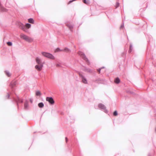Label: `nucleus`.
<instances>
[{
  "mask_svg": "<svg viewBox=\"0 0 156 156\" xmlns=\"http://www.w3.org/2000/svg\"><path fill=\"white\" fill-rule=\"evenodd\" d=\"M20 37L21 38L28 42H31L33 41V38L23 34H21Z\"/></svg>",
  "mask_w": 156,
  "mask_h": 156,
  "instance_id": "f257e3e1",
  "label": "nucleus"
},
{
  "mask_svg": "<svg viewBox=\"0 0 156 156\" xmlns=\"http://www.w3.org/2000/svg\"><path fill=\"white\" fill-rule=\"evenodd\" d=\"M42 54L43 56L47 58L52 59H54L55 58V57L53 55L49 53L45 52H42Z\"/></svg>",
  "mask_w": 156,
  "mask_h": 156,
  "instance_id": "f03ea898",
  "label": "nucleus"
},
{
  "mask_svg": "<svg viewBox=\"0 0 156 156\" xmlns=\"http://www.w3.org/2000/svg\"><path fill=\"white\" fill-rule=\"evenodd\" d=\"M98 107L101 110H103L106 113L108 112V111L106 109V107L103 104L101 103L99 104L98 105Z\"/></svg>",
  "mask_w": 156,
  "mask_h": 156,
  "instance_id": "7ed1b4c3",
  "label": "nucleus"
},
{
  "mask_svg": "<svg viewBox=\"0 0 156 156\" xmlns=\"http://www.w3.org/2000/svg\"><path fill=\"white\" fill-rule=\"evenodd\" d=\"M79 75L81 78L82 82L84 84H87V81L85 77L81 73H79Z\"/></svg>",
  "mask_w": 156,
  "mask_h": 156,
  "instance_id": "20e7f679",
  "label": "nucleus"
},
{
  "mask_svg": "<svg viewBox=\"0 0 156 156\" xmlns=\"http://www.w3.org/2000/svg\"><path fill=\"white\" fill-rule=\"evenodd\" d=\"M78 54L84 60L87 62H89V61L83 53L81 51H79L78 52Z\"/></svg>",
  "mask_w": 156,
  "mask_h": 156,
  "instance_id": "39448f33",
  "label": "nucleus"
},
{
  "mask_svg": "<svg viewBox=\"0 0 156 156\" xmlns=\"http://www.w3.org/2000/svg\"><path fill=\"white\" fill-rule=\"evenodd\" d=\"M46 101H48L51 105H53L55 103V101L51 97H47L46 98Z\"/></svg>",
  "mask_w": 156,
  "mask_h": 156,
  "instance_id": "423d86ee",
  "label": "nucleus"
},
{
  "mask_svg": "<svg viewBox=\"0 0 156 156\" xmlns=\"http://www.w3.org/2000/svg\"><path fill=\"white\" fill-rule=\"evenodd\" d=\"M39 65H36L35 66V68L38 71H41L42 69L43 66V64H38Z\"/></svg>",
  "mask_w": 156,
  "mask_h": 156,
  "instance_id": "0eeeda50",
  "label": "nucleus"
},
{
  "mask_svg": "<svg viewBox=\"0 0 156 156\" xmlns=\"http://www.w3.org/2000/svg\"><path fill=\"white\" fill-rule=\"evenodd\" d=\"M17 103V105L18 106V103H23V100L22 99L20 98H19L17 97V99L14 100Z\"/></svg>",
  "mask_w": 156,
  "mask_h": 156,
  "instance_id": "6e6552de",
  "label": "nucleus"
},
{
  "mask_svg": "<svg viewBox=\"0 0 156 156\" xmlns=\"http://www.w3.org/2000/svg\"><path fill=\"white\" fill-rule=\"evenodd\" d=\"M36 62L38 64H43V63H41V59L38 57H37L36 58Z\"/></svg>",
  "mask_w": 156,
  "mask_h": 156,
  "instance_id": "1a4fd4ad",
  "label": "nucleus"
},
{
  "mask_svg": "<svg viewBox=\"0 0 156 156\" xmlns=\"http://www.w3.org/2000/svg\"><path fill=\"white\" fill-rule=\"evenodd\" d=\"M17 84L16 80H13L10 83V86L12 87H13Z\"/></svg>",
  "mask_w": 156,
  "mask_h": 156,
  "instance_id": "9d476101",
  "label": "nucleus"
},
{
  "mask_svg": "<svg viewBox=\"0 0 156 156\" xmlns=\"http://www.w3.org/2000/svg\"><path fill=\"white\" fill-rule=\"evenodd\" d=\"M21 28L24 32H27L28 31V30L27 28V27L24 25H22Z\"/></svg>",
  "mask_w": 156,
  "mask_h": 156,
  "instance_id": "9b49d317",
  "label": "nucleus"
},
{
  "mask_svg": "<svg viewBox=\"0 0 156 156\" xmlns=\"http://www.w3.org/2000/svg\"><path fill=\"white\" fill-rule=\"evenodd\" d=\"M28 107V104L27 101L25 102L24 104V108L25 109H27Z\"/></svg>",
  "mask_w": 156,
  "mask_h": 156,
  "instance_id": "f8f14e48",
  "label": "nucleus"
},
{
  "mask_svg": "<svg viewBox=\"0 0 156 156\" xmlns=\"http://www.w3.org/2000/svg\"><path fill=\"white\" fill-rule=\"evenodd\" d=\"M114 82L115 83L118 84L120 82V80L119 78L117 77L115 79Z\"/></svg>",
  "mask_w": 156,
  "mask_h": 156,
  "instance_id": "ddd939ff",
  "label": "nucleus"
},
{
  "mask_svg": "<svg viewBox=\"0 0 156 156\" xmlns=\"http://www.w3.org/2000/svg\"><path fill=\"white\" fill-rule=\"evenodd\" d=\"M28 22L34 24V21L33 18H30L28 19Z\"/></svg>",
  "mask_w": 156,
  "mask_h": 156,
  "instance_id": "4468645a",
  "label": "nucleus"
},
{
  "mask_svg": "<svg viewBox=\"0 0 156 156\" xmlns=\"http://www.w3.org/2000/svg\"><path fill=\"white\" fill-rule=\"evenodd\" d=\"M67 27L69 28V29L71 30L73 28V25L69 24H66Z\"/></svg>",
  "mask_w": 156,
  "mask_h": 156,
  "instance_id": "2eb2a0df",
  "label": "nucleus"
},
{
  "mask_svg": "<svg viewBox=\"0 0 156 156\" xmlns=\"http://www.w3.org/2000/svg\"><path fill=\"white\" fill-rule=\"evenodd\" d=\"M38 106L40 108H43L44 106V104L42 102H41L38 104Z\"/></svg>",
  "mask_w": 156,
  "mask_h": 156,
  "instance_id": "dca6fc26",
  "label": "nucleus"
},
{
  "mask_svg": "<svg viewBox=\"0 0 156 156\" xmlns=\"http://www.w3.org/2000/svg\"><path fill=\"white\" fill-rule=\"evenodd\" d=\"M36 95L37 96H40L41 95V94L40 91L37 90L36 92Z\"/></svg>",
  "mask_w": 156,
  "mask_h": 156,
  "instance_id": "f3484780",
  "label": "nucleus"
},
{
  "mask_svg": "<svg viewBox=\"0 0 156 156\" xmlns=\"http://www.w3.org/2000/svg\"><path fill=\"white\" fill-rule=\"evenodd\" d=\"M63 51H65L66 52H69L70 51V50L68 48L66 47L64 50H63Z\"/></svg>",
  "mask_w": 156,
  "mask_h": 156,
  "instance_id": "a211bd4d",
  "label": "nucleus"
},
{
  "mask_svg": "<svg viewBox=\"0 0 156 156\" xmlns=\"http://www.w3.org/2000/svg\"><path fill=\"white\" fill-rule=\"evenodd\" d=\"M26 27L29 28L31 27V25L30 24L27 23L26 24V26H25Z\"/></svg>",
  "mask_w": 156,
  "mask_h": 156,
  "instance_id": "6ab92c4d",
  "label": "nucleus"
},
{
  "mask_svg": "<svg viewBox=\"0 0 156 156\" xmlns=\"http://www.w3.org/2000/svg\"><path fill=\"white\" fill-rule=\"evenodd\" d=\"M132 44H130L129 47V53L131 52L132 51Z\"/></svg>",
  "mask_w": 156,
  "mask_h": 156,
  "instance_id": "aec40b11",
  "label": "nucleus"
},
{
  "mask_svg": "<svg viewBox=\"0 0 156 156\" xmlns=\"http://www.w3.org/2000/svg\"><path fill=\"white\" fill-rule=\"evenodd\" d=\"M5 73L6 75L8 76H10L11 74L9 71H5Z\"/></svg>",
  "mask_w": 156,
  "mask_h": 156,
  "instance_id": "412c9836",
  "label": "nucleus"
},
{
  "mask_svg": "<svg viewBox=\"0 0 156 156\" xmlns=\"http://www.w3.org/2000/svg\"><path fill=\"white\" fill-rule=\"evenodd\" d=\"M83 2L84 3H85L87 5H88L89 4V1H87L86 0H83Z\"/></svg>",
  "mask_w": 156,
  "mask_h": 156,
  "instance_id": "4be33fe9",
  "label": "nucleus"
},
{
  "mask_svg": "<svg viewBox=\"0 0 156 156\" xmlns=\"http://www.w3.org/2000/svg\"><path fill=\"white\" fill-rule=\"evenodd\" d=\"M7 44L9 46H11L12 45V43L11 42H8Z\"/></svg>",
  "mask_w": 156,
  "mask_h": 156,
  "instance_id": "5701e85b",
  "label": "nucleus"
},
{
  "mask_svg": "<svg viewBox=\"0 0 156 156\" xmlns=\"http://www.w3.org/2000/svg\"><path fill=\"white\" fill-rule=\"evenodd\" d=\"M119 2H117L116 3V5L115 6V8H118L119 6Z\"/></svg>",
  "mask_w": 156,
  "mask_h": 156,
  "instance_id": "b1692460",
  "label": "nucleus"
},
{
  "mask_svg": "<svg viewBox=\"0 0 156 156\" xmlns=\"http://www.w3.org/2000/svg\"><path fill=\"white\" fill-rule=\"evenodd\" d=\"M118 115L117 111H115L113 113V115L114 116H116Z\"/></svg>",
  "mask_w": 156,
  "mask_h": 156,
  "instance_id": "393cba45",
  "label": "nucleus"
},
{
  "mask_svg": "<svg viewBox=\"0 0 156 156\" xmlns=\"http://www.w3.org/2000/svg\"><path fill=\"white\" fill-rule=\"evenodd\" d=\"M56 51H63V50H60L59 48H58L56 49Z\"/></svg>",
  "mask_w": 156,
  "mask_h": 156,
  "instance_id": "a878e982",
  "label": "nucleus"
},
{
  "mask_svg": "<svg viewBox=\"0 0 156 156\" xmlns=\"http://www.w3.org/2000/svg\"><path fill=\"white\" fill-rule=\"evenodd\" d=\"M6 97L8 99L10 97V95L8 93L7 95L6 96Z\"/></svg>",
  "mask_w": 156,
  "mask_h": 156,
  "instance_id": "bb28decb",
  "label": "nucleus"
},
{
  "mask_svg": "<svg viewBox=\"0 0 156 156\" xmlns=\"http://www.w3.org/2000/svg\"><path fill=\"white\" fill-rule=\"evenodd\" d=\"M102 68H100V69H97V71L99 72V73H100V71H101V69Z\"/></svg>",
  "mask_w": 156,
  "mask_h": 156,
  "instance_id": "cd10ccee",
  "label": "nucleus"
},
{
  "mask_svg": "<svg viewBox=\"0 0 156 156\" xmlns=\"http://www.w3.org/2000/svg\"><path fill=\"white\" fill-rule=\"evenodd\" d=\"M124 26V23L123 22L122 24L120 26V28H122Z\"/></svg>",
  "mask_w": 156,
  "mask_h": 156,
  "instance_id": "c85d7f7f",
  "label": "nucleus"
},
{
  "mask_svg": "<svg viewBox=\"0 0 156 156\" xmlns=\"http://www.w3.org/2000/svg\"><path fill=\"white\" fill-rule=\"evenodd\" d=\"M66 142H67V140H68V139L66 137Z\"/></svg>",
  "mask_w": 156,
  "mask_h": 156,
  "instance_id": "c756f323",
  "label": "nucleus"
},
{
  "mask_svg": "<svg viewBox=\"0 0 156 156\" xmlns=\"http://www.w3.org/2000/svg\"><path fill=\"white\" fill-rule=\"evenodd\" d=\"M59 66V65L58 64H57L56 65V66L57 67H58Z\"/></svg>",
  "mask_w": 156,
  "mask_h": 156,
  "instance_id": "7c9ffc66",
  "label": "nucleus"
},
{
  "mask_svg": "<svg viewBox=\"0 0 156 156\" xmlns=\"http://www.w3.org/2000/svg\"><path fill=\"white\" fill-rule=\"evenodd\" d=\"M88 71L89 72H90V69H89V70H88Z\"/></svg>",
  "mask_w": 156,
  "mask_h": 156,
  "instance_id": "2f4dec72",
  "label": "nucleus"
},
{
  "mask_svg": "<svg viewBox=\"0 0 156 156\" xmlns=\"http://www.w3.org/2000/svg\"><path fill=\"white\" fill-rule=\"evenodd\" d=\"M30 102H31V103H32V100H30Z\"/></svg>",
  "mask_w": 156,
  "mask_h": 156,
  "instance_id": "473e14b6",
  "label": "nucleus"
},
{
  "mask_svg": "<svg viewBox=\"0 0 156 156\" xmlns=\"http://www.w3.org/2000/svg\"><path fill=\"white\" fill-rule=\"evenodd\" d=\"M148 156H151L150 154H149Z\"/></svg>",
  "mask_w": 156,
  "mask_h": 156,
  "instance_id": "72a5a7b5",
  "label": "nucleus"
}]
</instances>
